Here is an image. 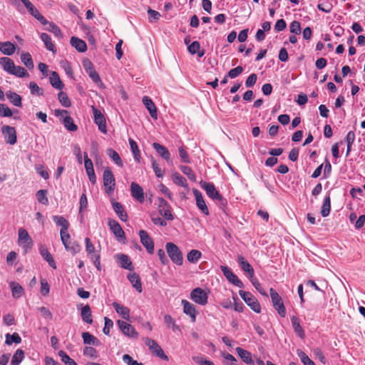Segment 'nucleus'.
<instances>
[{
	"instance_id": "obj_1",
	"label": "nucleus",
	"mask_w": 365,
	"mask_h": 365,
	"mask_svg": "<svg viewBox=\"0 0 365 365\" xmlns=\"http://www.w3.org/2000/svg\"><path fill=\"white\" fill-rule=\"evenodd\" d=\"M200 187L204 189L209 197L219 202L220 205L225 206L227 200L224 198L217 190L215 186L212 182H207L204 180L200 182Z\"/></svg>"
},
{
	"instance_id": "obj_2",
	"label": "nucleus",
	"mask_w": 365,
	"mask_h": 365,
	"mask_svg": "<svg viewBox=\"0 0 365 365\" xmlns=\"http://www.w3.org/2000/svg\"><path fill=\"white\" fill-rule=\"evenodd\" d=\"M166 252L171 261L177 264L182 265L183 263L182 253L179 247L173 242H168L165 245Z\"/></svg>"
},
{
	"instance_id": "obj_3",
	"label": "nucleus",
	"mask_w": 365,
	"mask_h": 365,
	"mask_svg": "<svg viewBox=\"0 0 365 365\" xmlns=\"http://www.w3.org/2000/svg\"><path fill=\"white\" fill-rule=\"evenodd\" d=\"M103 180L106 192L108 194L113 193L115 187V179L109 167L106 168L103 171Z\"/></svg>"
},
{
	"instance_id": "obj_4",
	"label": "nucleus",
	"mask_w": 365,
	"mask_h": 365,
	"mask_svg": "<svg viewBox=\"0 0 365 365\" xmlns=\"http://www.w3.org/2000/svg\"><path fill=\"white\" fill-rule=\"evenodd\" d=\"M239 294L245 302L256 313L261 312V306L257 299L249 292L239 291Z\"/></svg>"
},
{
	"instance_id": "obj_5",
	"label": "nucleus",
	"mask_w": 365,
	"mask_h": 365,
	"mask_svg": "<svg viewBox=\"0 0 365 365\" xmlns=\"http://www.w3.org/2000/svg\"><path fill=\"white\" fill-rule=\"evenodd\" d=\"M269 293L274 308L282 317H284L286 315V309L282 297L273 288L269 289Z\"/></svg>"
},
{
	"instance_id": "obj_6",
	"label": "nucleus",
	"mask_w": 365,
	"mask_h": 365,
	"mask_svg": "<svg viewBox=\"0 0 365 365\" xmlns=\"http://www.w3.org/2000/svg\"><path fill=\"white\" fill-rule=\"evenodd\" d=\"M158 212L160 215L165 220L172 221L174 220V215L172 213L171 206L161 197H158Z\"/></svg>"
},
{
	"instance_id": "obj_7",
	"label": "nucleus",
	"mask_w": 365,
	"mask_h": 365,
	"mask_svg": "<svg viewBox=\"0 0 365 365\" xmlns=\"http://www.w3.org/2000/svg\"><path fill=\"white\" fill-rule=\"evenodd\" d=\"M145 344L149 347L152 353L159 357L160 359L168 361V356L164 353L162 348L158 344V343L148 337L143 339Z\"/></svg>"
},
{
	"instance_id": "obj_8",
	"label": "nucleus",
	"mask_w": 365,
	"mask_h": 365,
	"mask_svg": "<svg viewBox=\"0 0 365 365\" xmlns=\"http://www.w3.org/2000/svg\"><path fill=\"white\" fill-rule=\"evenodd\" d=\"M140 242L146 249L148 254H153L155 244L153 240L150 237L148 232L144 230H140L138 232Z\"/></svg>"
},
{
	"instance_id": "obj_9",
	"label": "nucleus",
	"mask_w": 365,
	"mask_h": 365,
	"mask_svg": "<svg viewBox=\"0 0 365 365\" xmlns=\"http://www.w3.org/2000/svg\"><path fill=\"white\" fill-rule=\"evenodd\" d=\"M19 244L22 245L24 251L27 252L31 250L33 246V240L31 237L29 236L28 232L24 229L20 228L19 230Z\"/></svg>"
},
{
	"instance_id": "obj_10",
	"label": "nucleus",
	"mask_w": 365,
	"mask_h": 365,
	"mask_svg": "<svg viewBox=\"0 0 365 365\" xmlns=\"http://www.w3.org/2000/svg\"><path fill=\"white\" fill-rule=\"evenodd\" d=\"M83 66L86 72L88 74L91 78L96 83H100V88H103V83L101 81L98 73L96 71L93 63L89 59H84L83 61Z\"/></svg>"
},
{
	"instance_id": "obj_11",
	"label": "nucleus",
	"mask_w": 365,
	"mask_h": 365,
	"mask_svg": "<svg viewBox=\"0 0 365 365\" xmlns=\"http://www.w3.org/2000/svg\"><path fill=\"white\" fill-rule=\"evenodd\" d=\"M220 269L222 272L226 279L235 286L239 288H243V282L233 273V272L227 266H220Z\"/></svg>"
},
{
	"instance_id": "obj_12",
	"label": "nucleus",
	"mask_w": 365,
	"mask_h": 365,
	"mask_svg": "<svg viewBox=\"0 0 365 365\" xmlns=\"http://www.w3.org/2000/svg\"><path fill=\"white\" fill-rule=\"evenodd\" d=\"M25 7L27 9L28 11L30 13L31 16H33L36 19L39 21L41 24L47 25L48 21L42 16L38 10L32 4V3L29 0H20Z\"/></svg>"
},
{
	"instance_id": "obj_13",
	"label": "nucleus",
	"mask_w": 365,
	"mask_h": 365,
	"mask_svg": "<svg viewBox=\"0 0 365 365\" xmlns=\"http://www.w3.org/2000/svg\"><path fill=\"white\" fill-rule=\"evenodd\" d=\"M93 108V118H94V123L98 125V128L100 131H101L103 133H107V126H106V118L103 115V114L101 113V110L95 108L94 106L92 107Z\"/></svg>"
},
{
	"instance_id": "obj_14",
	"label": "nucleus",
	"mask_w": 365,
	"mask_h": 365,
	"mask_svg": "<svg viewBox=\"0 0 365 365\" xmlns=\"http://www.w3.org/2000/svg\"><path fill=\"white\" fill-rule=\"evenodd\" d=\"M191 299L200 305H205L207 303V294L200 287L195 288L190 293Z\"/></svg>"
},
{
	"instance_id": "obj_15",
	"label": "nucleus",
	"mask_w": 365,
	"mask_h": 365,
	"mask_svg": "<svg viewBox=\"0 0 365 365\" xmlns=\"http://www.w3.org/2000/svg\"><path fill=\"white\" fill-rule=\"evenodd\" d=\"M108 225L117 240L122 242L125 240V235L120 224L115 220L109 219Z\"/></svg>"
},
{
	"instance_id": "obj_16",
	"label": "nucleus",
	"mask_w": 365,
	"mask_h": 365,
	"mask_svg": "<svg viewBox=\"0 0 365 365\" xmlns=\"http://www.w3.org/2000/svg\"><path fill=\"white\" fill-rule=\"evenodd\" d=\"M117 324L120 330L124 335L128 336L129 338L138 339V333L131 324L122 320H118Z\"/></svg>"
},
{
	"instance_id": "obj_17",
	"label": "nucleus",
	"mask_w": 365,
	"mask_h": 365,
	"mask_svg": "<svg viewBox=\"0 0 365 365\" xmlns=\"http://www.w3.org/2000/svg\"><path fill=\"white\" fill-rule=\"evenodd\" d=\"M237 262L242 270L245 273L247 277L250 279L255 276V270L248 261L241 255L237 256Z\"/></svg>"
},
{
	"instance_id": "obj_18",
	"label": "nucleus",
	"mask_w": 365,
	"mask_h": 365,
	"mask_svg": "<svg viewBox=\"0 0 365 365\" xmlns=\"http://www.w3.org/2000/svg\"><path fill=\"white\" fill-rule=\"evenodd\" d=\"M1 130L6 142L10 145H14L17 140L15 128L9 125H4Z\"/></svg>"
},
{
	"instance_id": "obj_19",
	"label": "nucleus",
	"mask_w": 365,
	"mask_h": 365,
	"mask_svg": "<svg viewBox=\"0 0 365 365\" xmlns=\"http://www.w3.org/2000/svg\"><path fill=\"white\" fill-rule=\"evenodd\" d=\"M193 195L196 200V205L199 210L206 215H209V210L204 200L202 193L196 188L192 189Z\"/></svg>"
},
{
	"instance_id": "obj_20",
	"label": "nucleus",
	"mask_w": 365,
	"mask_h": 365,
	"mask_svg": "<svg viewBox=\"0 0 365 365\" xmlns=\"http://www.w3.org/2000/svg\"><path fill=\"white\" fill-rule=\"evenodd\" d=\"M131 195L140 202L145 200L143 189L136 182H133L130 185Z\"/></svg>"
},
{
	"instance_id": "obj_21",
	"label": "nucleus",
	"mask_w": 365,
	"mask_h": 365,
	"mask_svg": "<svg viewBox=\"0 0 365 365\" xmlns=\"http://www.w3.org/2000/svg\"><path fill=\"white\" fill-rule=\"evenodd\" d=\"M143 103L148 110L150 116L156 120L158 118V110L153 100L148 96H144L143 98Z\"/></svg>"
},
{
	"instance_id": "obj_22",
	"label": "nucleus",
	"mask_w": 365,
	"mask_h": 365,
	"mask_svg": "<svg viewBox=\"0 0 365 365\" xmlns=\"http://www.w3.org/2000/svg\"><path fill=\"white\" fill-rule=\"evenodd\" d=\"M115 258L117 259L121 268L130 271L133 270L134 267L133 266V263L128 255L124 254H118L115 255Z\"/></svg>"
},
{
	"instance_id": "obj_23",
	"label": "nucleus",
	"mask_w": 365,
	"mask_h": 365,
	"mask_svg": "<svg viewBox=\"0 0 365 365\" xmlns=\"http://www.w3.org/2000/svg\"><path fill=\"white\" fill-rule=\"evenodd\" d=\"M183 305V312L190 317L191 321L195 322L196 321V310L195 306L185 299L182 300Z\"/></svg>"
},
{
	"instance_id": "obj_24",
	"label": "nucleus",
	"mask_w": 365,
	"mask_h": 365,
	"mask_svg": "<svg viewBox=\"0 0 365 365\" xmlns=\"http://www.w3.org/2000/svg\"><path fill=\"white\" fill-rule=\"evenodd\" d=\"M153 147L161 158L165 159L168 163L171 162L170 153L165 146L158 143H153Z\"/></svg>"
},
{
	"instance_id": "obj_25",
	"label": "nucleus",
	"mask_w": 365,
	"mask_h": 365,
	"mask_svg": "<svg viewBox=\"0 0 365 365\" xmlns=\"http://www.w3.org/2000/svg\"><path fill=\"white\" fill-rule=\"evenodd\" d=\"M49 81L51 85L56 90L61 91L64 87V84L56 71H51Z\"/></svg>"
},
{
	"instance_id": "obj_26",
	"label": "nucleus",
	"mask_w": 365,
	"mask_h": 365,
	"mask_svg": "<svg viewBox=\"0 0 365 365\" xmlns=\"http://www.w3.org/2000/svg\"><path fill=\"white\" fill-rule=\"evenodd\" d=\"M112 205L113 210L115 211L119 219L123 222H126L128 220V215L125 211L122 204L115 201L112 202Z\"/></svg>"
},
{
	"instance_id": "obj_27",
	"label": "nucleus",
	"mask_w": 365,
	"mask_h": 365,
	"mask_svg": "<svg viewBox=\"0 0 365 365\" xmlns=\"http://www.w3.org/2000/svg\"><path fill=\"white\" fill-rule=\"evenodd\" d=\"M39 252L42 257L48 263V264L53 269H56V262L48 249L45 246L41 245L39 248Z\"/></svg>"
},
{
	"instance_id": "obj_28",
	"label": "nucleus",
	"mask_w": 365,
	"mask_h": 365,
	"mask_svg": "<svg viewBox=\"0 0 365 365\" xmlns=\"http://www.w3.org/2000/svg\"><path fill=\"white\" fill-rule=\"evenodd\" d=\"M112 305L115 312L120 314L124 319L128 321L130 319V309L127 307H125L117 302H113Z\"/></svg>"
},
{
	"instance_id": "obj_29",
	"label": "nucleus",
	"mask_w": 365,
	"mask_h": 365,
	"mask_svg": "<svg viewBox=\"0 0 365 365\" xmlns=\"http://www.w3.org/2000/svg\"><path fill=\"white\" fill-rule=\"evenodd\" d=\"M237 354L240 357V359L247 364L252 365L254 364V361L252 358L251 353L241 347H237L235 349Z\"/></svg>"
},
{
	"instance_id": "obj_30",
	"label": "nucleus",
	"mask_w": 365,
	"mask_h": 365,
	"mask_svg": "<svg viewBox=\"0 0 365 365\" xmlns=\"http://www.w3.org/2000/svg\"><path fill=\"white\" fill-rule=\"evenodd\" d=\"M71 45L74 47L78 52H85L87 50L86 42L78 37L72 36L70 40Z\"/></svg>"
},
{
	"instance_id": "obj_31",
	"label": "nucleus",
	"mask_w": 365,
	"mask_h": 365,
	"mask_svg": "<svg viewBox=\"0 0 365 365\" xmlns=\"http://www.w3.org/2000/svg\"><path fill=\"white\" fill-rule=\"evenodd\" d=\"M128 279L132 284L133 287L139 292H142V283L140 276L135 272L129 273Z\"/></svg>"
},
{
	"instance_id": "obj_32",
	"label": "nucleus",
	"mask_w": 365,
	"mask_h": 365,
	"mask_svg": "<svg viewBox=\"0 0 365 365\" xmlns=\"http://www.w3.org/2000/svg\"><path fill=\"white\" fill-rule=\"evenodd\" d=\"M291 323H292V326L294 331L297 334V336L299 337H300L301 339H304L305 336V333H304L303 328L302 327V326L300 324L299 318L296 316H292L291 317Z\"/></svg>"
},
{
	"instance_id": "obj_33",
	"label": "nucleus",
	"mask_w": 365,
	"mask_h": 365,
	"mask_svg": "<svg viewBox=\"0 0 365 365\" xmlns=\"http://www.w3.org/2000/svg\"><path fill=\"white\" fill-rule=\"evenodd\" d=\"M16 50V46L11 41L0 42V51L2 53L11 56Z\"/></svg>"
},
{
	"instance_id": "obj_34",
	"label": "nucleus",
	"mask_w": 365,
	"mask_h": 365,
	"mask_svg": "<svg viewBox=\"0 0 365 365\" xmlns=\"http://www.w3.org/2000/svg\"><path fill=\"white\" fill-rule=\"evenodd\" d=\"M0 64L2 66L3 69L10 74H11V73H12L13 69H15L14 62L10 58H8V57L0 58Z\"/></svg>"
},
{
	"instance_id": "obj_35",
	"label": "nucleus",
	"mask_w": 365,
	"mask_h": 365,
	"mask_svg": "<svg viewBox=\"0 0 365 365\" xmlns=\"http://www.w3.org/2000/svg\"><path fill=\"white\" fill-rule=\"evenodd\" d=\"M81 316L84 322L89 324L93 323L91 309L88 304H86L81 308Z\"/></svg>"
},
{
	"instance_id": "obj_36",
	"label": "nucleus",
	"mask_w": 365,
	"mask_h": 365,
	"mask_svg": "<svg viewBox=\"0 0 365 365\" xmlns=\"http://www.w3.org/2000/svg\"><path fill=\"white\" fill-rule=\"evenodd\" d=\"M82 338L85 344L93 346H99L101 344L100 341L89 332H83Z\"/></svg>"
},
{
	"instance_id": "obj_37",
	"label": "nucleus",
	"mask_w": 365,
	"mask_h": 365,
	"mask_svg": "<svg viewBox=\"0 0 365 365\" xmlns=\"http://www.w3.org/2000/svg\"><path fill=\"white\" fill-rule=\"evenodd\" d=\"M9 286L11 289L13 297L18 299L23 295L24 289L19 283L16 282H11Z\"/></svg>"
},
{
	"instance_id": "obj_38",
	"label": "nucleus",
	"mask_w": 365,
	"mask_h": 365,
	"mask_svg": "<svg viewBox=\"0 0 365 365\" xmlns=\"http://www.w3.org/2000/svg\"><path fill=\"white\" fill-rule=\"evenodd\" d=\"M41 39L44 43L46 48L51 51L53 53H56V49L53 43L51 37L46 33H42L41 34Z\"/></svg>"
},
{
	"instance_id": "obj_39",
	"label": "nucleus",
	"mask_w": 365,
	"mask_h": 365,
	"mask_svg": "<svg viewBox=\"0 0 365 365\" xmlns=\"http://www.w3.org/2000/svg\"><path fill=\"white\" fill-rule=\"evenodd\" d=\"M331 210V198L330 195H327L324 199L322 204V206L321 207V215L322 217H327Z\"/></svg>"
},
{
	"instance_id": "obj_40",
	"label": "nucleus",
	"mask_w": 365,
	"mask_h": 365,
	"mask_svg": "<svg viewBox=\"0 0 365 365\" xmlns=\"http://www.w3.org/2000/svg\"><path fill=\"white\" fill-rule=\"evenodd\" d=\"M107 155L118 166L123 167V163L119 154L113 148H108L106 150Z\"/></svg>"
},
{
	"instance_id": "obj_41",
	"label": "nucleus",
	"mask_w": 365,
	"mask_h": 365,
	"mask_svg": "<svg viewBox=\"0 0 365 365\" xmlns=\"http://www.w3.org/2000/svg\"><path fill=\"white\" fill-rule=\"evenodd\" d=\"M5 337H6L5 344L9 346H11L13 343L18 344L21 342V338L19 336V334L16 332H15L12 334L7 333L5 335Z\"/></svg>"
},
{
	"instance_id": "obj_42",
	"label": "nucleus",
	"mask_w": 365,
	"mask_h": 365,
	"mask_svg": "<svg viewBox=\"0 0 365 365\" xmlns=\"http://www.w3.org/2000/svg\"><path fill=\"white\" fill-rule=\"evenodd\" d=\"M344 140L346 143V145H347V148H346V156L347 157L350 152L351 151V146L355 140V133L354 131L351 130L349 131L345 138H344Z\"/></svg>"
},
{
	"instance_id": "obj_43",
	"label": "nucleus",
	"mask_w": 365,
	"mask_h": 365,
	"mask_svg": "<svg viewBox=\"0 0 365 365\" xmlns=\"http://www.w3.org/2000/svg\"><path fill=\"white\" fill-rule=\"evenodd\" d=\"M53 222L58 226L61 227V230H67L69 227V222L63 216L55 215L53 216Z\"/></svg>"
},
{
	"instance_id": "obj_44",
	"label": "nucleus",
	"mask_w": 365,
	"mask_h": 365,
	"mask_svg": "<svg viewBox=\"0 0 365 365\" xmlns=\"http://www.w3.org/2000/svg\"><path fill=\"white\" fill-rule=\"evenodd\" d=\"M129 143H130L131 151L133 155L134 160L137 163H140V150L138 149L137 143L133 139L129 138Z\"/></svg>"
},
{
	"instance_id": "obj_45",
	"label": "nucleus",
	"mask_w": 365,
	"mask_h": 365,
	"mask_svg": "<svg viewBox=\"0 0 365 365\" xmlns=\"http://www.w3.org/2000/svg\"><path fill=\"white\" fill-rule=\"evenodd\" d=\"M7 98L14 106L21 107V97L17 93H6Z\"/></svg>"
},
{
	"instance_id": "obj_46",
	"label": "nucleus",
	"mask_w": 365,
	"mask_h": 365,
	"mask_svg": "<svg viewBox=\"0 0 365 365\" xmlns=\"http://www.w3.org/2000/svg\"><path fill=\"white\" fill-rule=\"evenodd\" d=\"M64 127L69 131L73 132L77 130L78 127L74 123L73 118L70 115H66L63 119Z\"/></svg>"
},
{
	"instance_id": "obj_47",
	"label": "nucleus",
	"mask_w": 365,
	"mask_h": 365,
	"mask_svg": "<svg viewBox=\"0 0 365 365\" xmlns=\"http://www.w3.org/2000/svg\"><path fill=\"white\" fill-rule=\"evenodd\" d=\"M172 180L173 182L178 185L187 188L188 185L186 179L180 175L178 173H175L172 175Z\"/></svg>"
},
{
	"instance_id": "obj_48",
	"label": "nucleus",
	"mask_w": 365,
	"mask_h": 365,
	"mask_svg": "<svg viewBox=\"0 0 365 365\" xmlns=\"http://www.w3.org/2000/svg\"><path fill=\"white\" fill-rule=\"evenodd\" d=\"M24 356H25L24 351L22 349H17L12 356L11 364V365H19L21 364V362L23 361V359H24Z\"/></svg>"
},
{
	"instance_id": "obj_49",
	"label": "nucleus",
	"mask_w": 365,
	"mask_h": 365,
	"mask_svg": "<svg viewBox=\"0 0 365 365\" xmlns=\"http://www.w3.org/2000/svg\"><path fill=\"white\" fill-rule=\"evenodd\" d=\"M21 62L29 68H34V62L31 54L29 52L22 53L21 55Z\"/></svg>"
},
{
	"instance_id": "obj_50",
	"label": "nucleus",
	"mask_w": 365,
	"mask_h": 365,
	"mask_svg": "<svg viewBox=\"0 0 365 365\" xmlns=\"http://www.w3.org/2000/svg\"><path fill=\"white\" fill-rule=\"evenodd\" d=\"M202 256V253L197 250H192L187 255V260L191 263H196Z\"/></svg>"
},
{
	"instance_id": "obj_51",
	"label": "nucleus",
	"mask_w": 365,
	"mask_h": 365,
	"mask_svg": "<svg viewBox=\"0 0 365 365\" xmlns=\"http://www.w3.org/2000/svg\"><path fill=\"white\" fill-rule=\"evenodd\" d=\"M47 190H39L36 192V197L39 203L42 205H48V199L47 197Z\"/></svg>"
},
{
	"instance_id": "obj_52",
	"label": "nucleus",
	"mask_w": 365,
	"mask_h": 365,
	"mask_svg": "<svg viewBox=\"0 0 365 365\" xmlns=\"http://www.w3.org/2000/svg\"><path fill=\"white\" fill-rule=\"evenodd\" d=\"M180 170L192 181H196V175L192 171V168L187 165H180Z\"/></svg>"
},
{
	"instance_id": "obj_53",
	"label": "nucleus",
	"mask_w": 365,
	"mask_h": 365,
	"mask_svg": "<svg viewBox=\"0 0 365 365\" xmlns=\"http://www.w3.org/2000/svg\"><path fill=\"white\" fill-rule=\"evenodd\" d=\"M63 246L67 251L71 252L73 255L78 253L81 250V246L76 242H73L71 244L68 242Z\"/></svg>"
},
{
	"instance_id": "obj_54",
	"label": "nucleus",
	"mask_w": 365,
	"mask_h": 365,
	"mask_svg": "<svg viewBox=\"0 0 365 365\" xmlns=\"http://www.w3.org/2000/svg\"><path fill=\"white\" fill-rule=\"evenodd\" d=\"M58 356L61 357V361L66 365H77V363L73 359H72L64 351H59Z\"/></svg>"
},
{
	"instance_id": "obj_55",
	"label": "nucleus",
	"mask_w": 365,
	"mask_h": 365,
	"mask_svg": "<svg viewBox=\"0 0 365 365\" xmlns=\"http://www.w3.org/2000/svg\"><path fill=\"white\" fill-rule=\"evenodd\" d=\"M11 74L20 78L29 76V74L27 72V71L24 67H21L20 66H15V69H13V71L12 73H11Z\"/></svg>"
},
{
	"instance_id": "obj_56",
	"label": "nucleus",
	"mask_w": 365,
	"mask_h": 365,
	"mask_svg": "<svg viewBox=\"0 0 365 365\" xmlns=\"http://www.w3.org/2000/svg\"><path fill=\"white\" fill-rule=\"evenodd\" d=\"M48 27L46 28V30L49 32L53 33L56 37H62V32L60 28L53 22H49L47 24Z\"/></svg>"
},
{
	"instance_id": "obj_57",
	"label": "nucleus",
	"mask_w": 365,
	"mask_h": 365,
	"mask_svg": "<svg viewBox=\"0 0 365 365\" xmlns=\"http://www.w3.org/2000/svg\"><path fill=\"white\" fill-rule=\"evenodd\" d=\"M297 355L304 365H315L314 362L302 350H297Z\"/></svg>"
},
{
	"instance_id": "obj_58",
	"label": "nucleus",
	"mask_w": 365,
	"mask_h": 365,
	"mask_svg": "<svg viewBox=\"0 0 365 365\" xmlns=\"http://www.w3.org/2000/svg\"><path fill=\"white\" fill-rule=\"evenodd\" d=\"M252 284V285L255 287V288L263 296L268 297V294L267 292L264 290L262 288L261 284L258 281V279L254 276L252 278L249 279Z\"/></svg>"
},
{
	"instance_id": "obj_59",
	"label": "nucleus",
	"mask_w": 365,
	"mask_h": 365,
	"mask_svg": "<svg viewBox=\"0 0 365 365\" xmlns=\"http://www.w3.org/2000/svg\"><path fill=\"white\" fill-rule=\"evenodd\" d=\"M58 100L63 107L68 108L71 106V101L68 98L67 93H58Z\"/></svg>"
},
{
	"instance_id": "obj_60",
	"label": "nucleus",
	"mask_w": 365,
	"mask_h": 365,
	"mask_svg": "<svg viewBox=\"0 0 365 365\" xmlns=\"http://www.w3.org/2000/svg\"><path fill=\"white\" fill-rule=\"evenodd\" d=\"M83 354L84 356H89L93 359H96L98 357L96 349L92 346H86L83 349Z\"/></svg>"
},
{
	"instance_id": "obj_61",
	"label": "nucleus",
	"mask_w": 365,
	"mask_h": 365,
	"mask_svg": "<svg viewBox=\"0 0 365 365\" xmlns=\"http://www.w3.org/2000/svg\"><path fill=\"white\" fill-rule=\"evenodd\" d=\"M148 14L149 16L148 20L151 23L157 21L161 16L158 11H156L150 8L148 9Z\"/></svg>"
},
{
	"instance_id": "obj_62",
	"label": "nucleus",
	"mask_w": 365,
	"mask_h": 365,
	"mask_svg": "<svg viewBox=\"0 0 365 365\" xmlns=\"http://www.w3.org/2000/svg\"><path fill=\"white\" fill-rule=\"evenodd\" d=\"M151 161H152V168L154 170L155 175L158 178H163L164 175V171L160 169V168L159 167V165L157 163L156 160L153 158H152Z\"/></svg>"
},
{
	"instance_id": "obj_63",
	"label": "nucleus",
	"mask_w": 365,
	"mask_h": 365,
	"mask_svg": "<svg viewBox=\"0 0 365 365\" xmlns=\"http://www.w3.org/2000/svg\"><path fill=\"white\" fill-rule=\"evenodd\" d=\"M12 115L11 110L6 104L0 103V116L11 117Z\"/></svg>"
},
{
	"instance_id": "obj_64",
	"label": "nucleus",
	"mask_w": 365,
	"mask_h": 365,
	"mask_svg": "<svg viewBox=\"0 0 365 365\" xmlns=\"http://www.w3.org/2000/svg\"><path fill=\"white\" fill-rule=\"evenodd\" d=\"M194 361L198 365H214V363L212 361L208 360L206 358H204L203 356L195 357Z\"/></svg>"
}]
</instances>
